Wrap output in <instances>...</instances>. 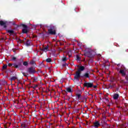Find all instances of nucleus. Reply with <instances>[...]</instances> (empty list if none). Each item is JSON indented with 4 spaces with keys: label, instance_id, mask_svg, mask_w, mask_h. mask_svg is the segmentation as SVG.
Segmentation results:
<instances>
[{
    "label": "nucleus",
    "instance_id": "f257e3e1",
    "mask_svg": "<svg viewBox=\"0 0 128 128\" xmlns=\"http://www.w3.org/2000/svg\"><path fill=\"white\" fill-rule=\"evenodd\" d=\"M48 29V33L49 34H51L52 36H55V34H56V27L55 26H54V24H51L49 26H47Z\"/></svg>",
    "mask_w": 128,
    "mask_h": 128
},
{
    "label": "nucleus",
    "instance_id": "f03ea898",
    "mask_svg": "<svg viewBox=\"0 0 128 128\" xmlns=\"http://www.w3.org/2000/svg\"><path fill=\"white\" fill-rule=\"evenodd\" d=\"M17 27H22L24 28L23 29H22V34H28V26L24 24H21L20 25H18Z\"/></svg>",
    "mask_w": 128,
    "mask_h": 128
},
{
    "label": "nucleus",
    "instance_id": "7ed1b4c3",
    "mask_svg": "<svg viewBox=\"0 0 128 128\" xmlns=\"http://www.w3.org/2000/svg\"><path fill=\"white\" fill-rule=\"evenodd\" d=\"M27 72L29 73L30 74H36V68L32 66L28 68L27 70Z\"/></svg>",
    "mask_w": 128,
    "mask_h": 128
},
{
    "label": "nucleus",
    "instance_id": "20e7f679",
    "mask_svg": "<svg viewBox=\"0 0 128 128\" xmlns=\"http://www.w3.org/2000/svg\"><path fill=\"white\" fill-rule=\"evenodd\" d=\"M84 86V88H92L94 86V82H87L86 81H85Z\"/></svg>",
    "mask_w": 128,
    "mask_h": 128
},
{
    "label": "nucleus",
    "instance_id": "39448f33",
    "mask_svg": "<svg viewBox=\"0 0 128 128\" xmlns=\"http://www.w3.org/2000/svg\"><path fill=\"white\" fill-rule=\"evenodd\" d=\"M80 78H82L80 76V72L77 71L76 73V74L74 76V80H79Z\"/></svg>",
    "mask_w": 128,
    "mask_h": 128
},
{
    "label": "nucleus",
    "instance_id": "423d86ee",
    "mask_svg": "<svg viewBox=\"0 0 128 128\" xmlns=\"http://www.w3.org/2000/svg\"><path fill=\"white\" fill-rule=\"evenodd\" d=\"M90 72H88L82 76L81 78H90Z\"/></svg>",
    "mask_w": 128,
    "mask_h": 128
},
{
    "label": "nucleus",
    "instance_id": "0eeeda50",
    "mask_svg": "<svg viewBox=\"0 0 128 128\" xmlns=\"http://www.w3.org/2000/svg\"><path fill=\"white\" fill-rule=\"evenodd\" d=\"M0 26H4V28H6V22H4L3 20H0Z\"/></svg>",
    "mask_w": 128,
    "mask_h": 128
},
{
    "label": "nucleus",
    "instance_id": "6e6552de",
    "mask_svg": "<svg viewBox=\"0 0 128 128\" xmlns=\"http://www.w3.org/2000/svg\"><path fill=\"white\" fill-rule=\"evenodd\" d=\"M100 126V122L98 121H96L94 123V126L95 128H98Z\"/></svg>",
    "mask_w": 128,
    "mask_h": 128
},
{
    "label": "nucleus",
    "instance_id": "1a4fd4ad",
    "mask_svg": "<svg viewBox=\"0 0 128 128\" xmlns=\"http://www.w3.org/2000/svg\"><path fill=\"white\" fill-rule=\"evenodd\" d=\"M82 70H84V66H80L78 70V72H82Z\"/></svg>",
    "mask_w": 128,
    "mask_h": 128
},
{
    "label": "nucleus",
    "instance_id": "9d476101",
    "mask_svg": "<svg viewBox=\"0 0 128 128\" xmlns=\"http://www.w3.org/2000/svg\"><path fill=\"white\" fill-rule=\"evenodd\" d=\"M40 50H42V52H46L48 50V46H47L43 48H41Z\"/></svg>",
    "mask_w": 128,
    "mask_h": 128
},
{
    "label": "nucleus",
    "instance_id": "9b49d317",
    "mask_svg": "<svg viewBox=\"0 0 128 128\" xmlns=\"http://www.w3.org/2000/svg\"><path fill=\"white\" fill-rule=\"evenodd\" d=\"M101 124L102 126H104L108 125V124H106V121H104V120H101Z\"/></svg>",
    "mask_w": 128,
    "mask_h": 128
},
{
    "label": "nucleus",
    "instance_id": "f8f14e48",
    "mask_svg": "<svg viewBox=\"0 0 128 128\" xmlns=\"http://www.w3.org/2000/svg\"><path fill=\"white\" fill-rule=\"evenodd\" d=\"M86 56L88 58H92V54L90 52H87L86 54Z\"/></svg>",
    "mask_w": 128,
    "mask_h": 128
},
{
    "label": "nucleus",
    "instance_id": "ddd939ff",
    "mask_svg": "<svg viewBox=\"0 0 128 128\" xmlns=\"http://www.w3.org/2000/svg\"><path fill=\"white\" fill-rule=\"evenodd\" d=\"M7 32L10 34H14V30H7Z\"/></svg>",
    "mask_w": 128,
    "mask_h": 128
},
{
    "label": "nucleus",
    "instance_id": "4468645a",
    "mask_svg": "<svg viewBox=\"0 0 128 128\" xmlns=\"http://www.w3.org/2000/svg\"><path fill=\"white\" fill-rule=\"evenodd\" d=\"M120 72L122 74V76H126V70H120Z\"/></svg>",
    "mask_w": 128,
    "mask_h": 128
},
{
    "label": "nucleus",
    "instance_id": "2eb2a0df",
    "mask_svg": "<svg viewBox=\"0 0 128 128\" xmlns=\"http://www.w3.org/2000/svg\"><path fill=\"white\" fill-rule=\"evenodd\" d=\"M18 80V77L16 76H13L12 78H10L11 82H12V80Z\"/></svg>",
    "mask_w": 128,
    "mask_h": 128
},
{
    "label": "nucleus",
    "instance_id": "dca6fc26",
    "mask_svg": "<svg viewBox=\"0 0 128 128\" xmlns=\"http://www.w3.org/2000/svg\"><path fill=\"white\" fill-rule=\"evenodd\" d=\"M21 126L23 128H26L27 127L26 124L25 122H22L21 124Z\"/></svg>",
    "mask_w": 128,
    "mask_h": 128
},
{
    "label": "nucleus",
    "instance_id": "f3484780",
    "mask_svg": "<svg viewBox=\"0 0 128 128\" xmlns=\"http://www.w3.org/2000/svg\"><path fill=\"white\" fill-rule=\"evenodd\" d=\"M26 44L27 46H30V40H26Z\"/></svg>",
    "mask_w": 128,
    "mask_h": 128
},
{
    "label": "nucleus",
    "instance_id": "a211bd4d",
    "mask_svg": "<svg viewBox=\"0 0 128 128\" xmlns=\"http://www.w3.org/2000/svg\"><path fill=\"white\" fill-rule=\"evenodd\" d=\"M114 100H116L118 98V94H114L113 96Z\"/></svg>",
    "mask_w": 128,
    "mask_h": 128
},
{
    "label": "nucleus",
    "instance_id": "6ab92c4d",
    "mask_svg": "<svg viewBox=\"0 0 128 128\" xmlns=\"http://www.w3.org/2000/svg\"><path fill=\"white\" fill-rule=\"evenodd\" d=\"M66 90L67 92H72V88H66Z\"/></svg>",
    "mask_w": 128,
    "mask_h": 128
},
{
    "label": "nucleus",
    "instance_id": "aec40b11",
    "mask_svg": "<svg viewBox=\"0 0 128 128\" xmlns=\"http://www.w3.org/2000/svg\"><path fill=\"white\" fill-rule=\"evenodd\" d=\"M13 66H14V68H20L18 65L16 64H13Z\"/></svg>",
    "mask_w": 128,
    "mask_h": 128
},
{
    "label": "nucleus",
    "instance_id": "412c9836",
    "mask_svg": "<svg viewBox=\"0 0 128 128\" xmlns=\"http://www.w3.org/2000/svg\"><path fill=\"white\" fill-rule=\"evenodd\" d=\"M22 72V74H23V76H24L25 78H28V74H26V73L24 72Z\"/></svg>",
    "mask_w": 128,
    "mask_h": 128
},
{
    "label": "nucleus",
    "instance_id": "4be33fe9",
    "mask_svg": "<svg viewBox=\"0 0 128 128\" xmlns=\"http://www.w3.org/2000/svg\"><path fill=\"white\" fill-rule=\"evenodd\" d=\"M46 62H52V58H48L46 60Z\"/></svg>",
    "mask_w": 128,
    "mask_h": 128
},
{
    "label": "nucleus",
    "instance_id": "5701e85b",
    "mask_svg": "<svg viewBox=\"0 0 128 128\" xmlns=\"http://www.w3.org/2000/svg\"><path fill=\"white\" fill-rule=\"evenodd\" d=\"M38 77L34 76V78L33 82H38Z\"/></svg>",
    "mask_w": 128,
    "mask_h": 128
},
{
    "label": "nucleus",
    "instance_id": "b1692460",
    "mask_svg": "<svg viewBox=\"0 0 128 128\" xmlns=\"http://www.w3.org/2000/svg\"><path fill=\"white\" fill-rule=\"evenodd\" d=\"M76 58L77 60H80V59H81V58L79 55L76 56Z\"/></svg>",
    "mask_w": 128,
    "mask_h": 128
},
{
    "label": "nucleus",
    "instance_id": "393cba45",
    "mask_svg": "<svg viewBox=\"0 0 128 128\" xmlns=\"http://www.w3.org/2000/svg\"><path fill=\"white\" fill-rule=\"evenodd\" d=\"M7 68H8V65L5 64L2 67V70H6Z\"/></svg>",
    "mask_w": 128,
    "mask_h": 128
},
{
    "label": "nucleus",
    "instance_id": "a878e982",
    "mask_svg": "<svg viewBox=\"0 0 128 128\" xmlns=\"http://www.w3.org/2000/svg\"><path fill=\"white\" fill-rule=\"evenodd\" d=\"M23 65L25 66H28V62H23Z\"/></svg>",
    "mask_w": 128,
    "mask_h": 128
},
{
    "label": "nucleus",
    "instance_id": "bb28decb",
    "mask_svg": "<svg viewBox=\"0 0 128 128\" xmlns=\"http://www.w3.org/2000/svg\"><path fill=\"white\" fill-rule=\"evenodd\" d=\"M36 64V62H34V60H32V61L30 62V64Z\"/></svg>",
    "mask_w": 128,
    "mask_h": 128
},
{
    "label": "nucleus",
    "instance_id": "cd10ccee",
    "mask_svg": "<svg viewBox=\"0 0 128 128\" xmlns=\"http://www.w3.org/2000/svg\"><path fill=\"white\" fill-rule=\"evenodd\" d=\"M76 96L77 98H80V96H82V95L80 94H76Z\"/></svg>",
    "mask_w": 128,
    "mask_h": 128
},
{
    "label": "nucleus",
    "instance_id": "c85d7f7f",
    "mask_svg": "<svg viewBox=\"0 0 128 128\" xmlns=\"http://www.w3.org/2000/svg\"><path fill=\"white\" fill-rule=\"evenodd\" d=\"M19 62H21V63H22L24 62V59L22 58H21L19 60Z\"/></svg>",
    "mask_w": 128,
    "mask_h": 128
},
{
    "label": "nucleus",
    "instance_id": "c756f323",
    "mask_svg": "<svg viewBox=\"0 0 128 128\" xmlns=\"http://www.w3.org/2000/svg\"><path fill=\"white\" fill-rule=\"evenodd\" d=\"M22 63L21 62H18V66H19V68H20V66H22Z\"/></svg>",
    "mask_w": 128,
    "mask_h": 128
},
{
    "label": "nucleus",
    "instance_id": "7c9ffc66",
    "mask_svg": "<svg viewBox=\"0 0 128 128\" xmlns=\"http://www.w3.org/2000/svg\"><path fill=\"white\" fill-rule=\"evenodd\" d=\"M43 66H44V63L42 62V63L40 64L39 68H42Z\"/></svg>",
    "mask_w": 128,
    "mask_h": 128
},
{
    "label": "nucleus",
    "instance_id": "2f4dec72",
    "mask_svg": "<svg viewBox=\"0 0 128 128\" xmlns=\"http://www.w3.org/2000/svg\"><path fill=\"white\" fill-rule=\"evenodd\" d=\"M66 57H64V58H62V62H66Z\"/></svg>",
    "mask_w": 128,
    "mask_h": 128
},
{
    "label": "nucleus",
    "instance_id": "473e14b6",
    "mask_svg": "<svg viewBox=\"0 0 128 128\" xmlns=\"http://www.w3.org/2000/svg\"><path fill=\"white\" fill-rule=\"evenodd\" d=\"M62 68H66V63H65L62 65Z\"/></svg>",
    "mask_w": 128,
    "mask_h": 128
},
{
    "label": "nucleus",
    "instance_id": "72a5a7b5",
    "mask_svg": "<svg viewBox=\"0 0 128 128\" xmlns=\"http://www.w3.org/2000/svg\"><path fill=\"white\" fill-rule=\"evenodd\" d=\"M38 72H40V74H42V71H41L40 70L38 69Z\"/></svg>",
    "mask_w": 128,
    "mask_h": 128
},
{
    "label": "nucleus",
    "instance_id": "f704fd0d",
    "mask_svg": "<svg viewBox=\"0 0 128 128\" xmlns=\"http://www.w3.org/2000/svg\"><path fill=\"white\" fill-rule=\"evenodd\" d=\"M18 2H20V0H14V2L15 3Z\"/></svg>",
    "mask_w": 128,
    "mask_h": 128
},
{
    "label": "nucleus",
    "instance_id": "c9c22d12",
    "mask_svg": "<svg viewBox=\"0 0 128 128\" xmlns=\"http://www.w3.org/2000/svg\"><path fill=\"white\" fill-rule=\"evenodd\" d=\"M36 88H38V85H36V84L35 85V86L33 87V88H34V90H35Z\"/></svg>",
    "mask_w": 128,
    "mask_h": 128
},
{
    "label": "nucleus",
    "instance_id": "e433bc0d",
    "mask_svg": "<svg viewBox=\"0 0 128 128\" xmlns=\"http://www.w3.org/2000/svg\"><path fill=\"white\" fill-rule=\"evenodd\" d=\"M92 88H98V86L96 85H95V86L93 85Z\"/></svg>",
    "mask_w": 128,
    "mask_h": 128
},
{
    "label": "nucleus",
    "instance_id": "4c0bfd02",
    "mask_svg": "<svg viewBox=\"0 0 128 128\" xmlns=\"http://www.w3.org/2000/svg\"><path fill=\"white\" fill-rule=\"evenodd\" d=\"M13 66V64H10V63H9V64H8V66Z\"/></svg>",
    "mask_w": 128,
    "mask_h": 128
},
{
    "label": "nucleus",
    "instance_id": "58836bf2",
    "mask_svg": "<svg viewBox=\"0 0 128 128\" xmlns=\"http://www.w3.org/2000/svg\"><path fill=\"white\" fill-rule=\"evenodd\" d=\"M12 60H16V57H13V58H12Z\"/></svg>",
    "mask_w": 128,
    "mask_h": 128
},
{
    "label": "nucleus",
    "instance_id": "ea45409f",
    "mask_svg": "<svg viewBox=\"0 0 128 128\" xmlns=\"http://www.w3.org/2000/svg\"><path fill=\"white\" fill-rule=\"evenodd\" d=\"M103 100H106V102H108V99L106 98H103Z\"/></svg>",
    "mask_w": 128,
    "mask_h": 128
},
{
    "label": "nucleus",
    "instance_id": "a19ab883",
    "mask_svg": "<svg viewBox=\"0 0 128 128\" xmlns=\"http://www.w3.org/2000/svg\"><path fill=\"white\" fill-rule=\"evenodd\" d=\"M84 100H86V96H84Z\"/></svg>",
    "mask_w": 128,
    "mask_h": 128
},
{
    "label": "nucleus",
    "instance_id": "79ce46f5",
    "mask_svg": "<svg viewBox=\"0 0 128 128\" xmlns=\"http://www.w3.org/2000/svg\"><path fill=\"white\" fill-rule=\"evenodd\" d=\"M109 88H112V86H109Z\"/></svg>",
    "mask_w": 128,
    "mask_h": 128
},
{
    "label": "nucleus",
    "instance_id": "37998d69",
    "mask_svg": "<svg viewBox=\"0 0 128 128\" xmlns=\"http://www.w3.org/2000/svg\"><path fill=\"white\" fill-rule=\"evenodd\" d=\"M12 25H13V26H16V23H15V22H13V23H12Z\"/></svg>",
    "mask_w": 128,
    "mask_h": 128
},
{
    "label": "nucleus",
    "instance_id": "c03bdc74",
    "mask_svg": "<svg viewBox=\"0 0 128 128\" xmlns=\"http://www.w3.org/2000/svg\"><path fill=\"white\" fill-rule=\"evenodd\" d=\"M2 40H4V38H2Z\"/></svg>",
    "mask_w": 128,
    "mask_h": 128
},
{
    "label": "nucleus",
    "instance_id": "a18cd8bd",
    "mask_svg": "<svg viewBox=\"0 0 128 128\" xmlns=\"http://www.w3.org/2000/svg\"><path fill=\"white\" fill-rule=\"evenodd\" d=\"M104 68H106V65H104Z\"/></svg>",
    "mask_w": 128,
    "mask_h": 128
},
{
    "label": "nucleus",
    "instance_id": "49530a36",
    "mask_svg": "<svg viewBox=\"0 0 128 128\" xmlns=\"http://www.w3.org/2000/svg\"><path fill=\"white\" fill-rule=\"evenodd\" d=\"M126 80H128V78H126Z\"/></svg>",
    "mask_w": 128,
    "mask_h": 128
}]
</instances>
